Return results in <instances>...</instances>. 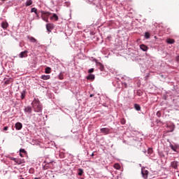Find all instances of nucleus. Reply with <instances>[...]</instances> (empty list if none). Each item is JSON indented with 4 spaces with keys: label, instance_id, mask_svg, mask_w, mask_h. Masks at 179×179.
Segmentation results:
<instances>
[{
    "label": "nucleus",
    "instance_id": "f257e3e1",
    "mask_svg": "<svg viewBox=\"0 0 179 179\" xmlns=\"http://www.w3.org/2000/svg\"><path fill=\"white\" fill-rule=\"evenodd\" d=\"M31 106L35 113H41V111H43V106H41V103L38 99H34L31 103Z\"/></svg>",
    "mask_w": 179,
    "mask_h": 179
},
{
    "label": "nucleus",
    "instance_id": "f03ea898",
    "mask_svg": "<svg viewBox=\"0 0 179 179\" xmlns=\"http://www.w3.org/2000/svg\"><path fill=\"white\" fill-rule=\"evenodd\" d=\"M96 66L99 68V69L103 72L104 71V65L101 64L100 62H98L97 59H95Z\"/></svg>",
    "mask_w": 179,
    "mask_h": 179
},
{
    "label": "nucleus",
    "instance_id": "7ed1b4c3",
    "mask_svg": "<svg viewBox=\"0 0 179 179\" xmlns=\"http://www.w3.org/2000/svg\"><path fill=\"white\" fill-rule=\"evenodd\" d=\"M24 111L25 114L30 115V114H31V113H33V108H31V106H26L24 109Z\"/></svg>",
    "mask_w": 179,
    "mask_h": 179
},
{
    "label": "nucleus",
    "instance_id": "20e7f679",
    "mask_svg": "<svg viewBox=\"0 0 179 179\" xmlns=\"http://www.w3.org/2000/svg\"><path fill=\"white\" fill-rule=\"evenodd\" d=\"M141 174H142L143 178L148 179V176L149 174V171H148V170H146L145 169H141Z\"/></svg>",
    "mask_w": 179,
    "mask_h": 179
},
{
    "label": "nucleus",
    "instance_id": "39448f33",
    "mask_svg": "<svg viewBox=\"0 0 179 179\" xmlns=\"http://www.w3.org/2000/svg\"><path fill=\"white\" fill-rule=\"evenodd\" d=\"M110 129L108 128H101L100 129L101 134H104V135H108L110 134Z\"/></svg>",
    "mask_w": 179,
    "mask_h": 179
},
{
    "label": "nucleus",
    "instance_id": "423d86ee",
    "mask_svg": "<svg viewBox=\"0 0 179 179\" xmlns=\"http://www.w3.org/2000/svg\"><path fill=\"white\" fill-rule=\"evenodd\" d=\"M171 167H172V169H174L175 170H177L178 169V162L173 161L171 162Z\"/></svg>",
    "mask_w": 179,
    "mask_h": 179
},
{
    "label": "nucleus",
    "instance_id": "0eeeda50",
    "mask_svg": "<svg viewBox=\"0 0 179 179\" xmlns=\"http://www.w3.org/2000/svg\"><path fill=\"white\" fill-rule=\"evenodd\" d=\"M27 52H29L27 50H24L23 52H21L19 55L20 58H26L27 57Z\"/></svg>",
    "mask_w": 179,
    "mask_h": 179
},
{
    "label": "nucleus",
    "instance_id": "6e6552de",
    "mask_svg": "<svg viewBox=\"0 0 179 179\" xmlns=\"http://www.w3.org/2000/svg\"><path fill=\"white\" fill-rule=\"evenodd\" d=\"M140 49H141L142 51H144L145 52H146V51H148V50H149V48L148 46H146V45L145 44H141L139 45Z\"/></svg>",
    "mask_w": 179,
    "mask_h": 179
},
{
    "label": "nucleus",
    "instance_id": "1a4fd4ad",
    "mask_svg": "<svg viewBox=\"0 0 179 179\" xmlns=\"http://www.w3.org/2000/svg\"><path fill=\"white\" fill-rule=\"evenodd\" d=\"M22 128H23V124H22L21 122H17L15 124V129H17V131H20Z\"/></svg>",
    "mask_w": 179,
    "mask_h": 179
},
{
    "label": "nucleus",
    "instance_id": "9d476101",
    "mask_svg": "<svg viewBox=\"0 0 179 179\" xmlns=\"http://www.w3.org/2000/svg\"><path fill=\"white\" fill-rule=\"evenodd\" d=\"M170 148L172 150H173V152H177V149H178L179 146L177 145H173V144H170Z\"/></svg>",
    "mask_w": 179,
    "mask_h": 179
},
{
    "label": "nucleus",
    "instance_id": "9b49d317",
    "mask_svg": "<svg viewBox=\"0 0 179 179\" xmlns=\"http://www.w3.org/2000/svg\"><path fill=\"white\" fill-rule=\"evenodd\" d=\"M23 163H24V159H17H17L15 160L16 164H18V165L23 164Z\"/></svg>",
    "mask_w": 179,
    "mask_h": 179
},
{
    "label": "nucleus",
    "instance_id": "f8f14e48",
    "mask_svg": "<svg viewBox=\"0 0 179 179\" xmlns=\"http://www.w3.org/2000/svg\"><path fill=\"white\" fill-rule=\"evenodd\" d=\"M50 78H51L50 75H42L41 79H43V80H48Z\"/></svg>",
    "mask_w": 179,
    "mask_h": 179
},
{
    "label": "nucleus",
    "instance_id": "ddd939ff",
    "mask_svg": "<svg viewBox=\"0 0 179 179\" xmlns=\"http://www.w3.org/2000/svg\"><path fill=\"white\" fill-rule=\"evenodd\" d=\"M35 13L36 15V16L37 17H38V13L37 12V8H32L31 9V13Z\"/></svg>",
    "mask_w": 179,
    "mask_h": 179
},
{
    "label": "nucleus",
    "instance_id": "4468645a",
    "mask_svg": "<svg viewBox=\"0 0 179 179\" xmlns=\"http://www.w3.org/2000/svg\"><path fill=\"white\" fill-rule=\"evenodd\" d=\"M8 26H9V24H8V22H3L1 23L2 29H8Z\"/></svg>",
    "mask_w": 179,
    "mask_h": 179
},
{
    "label": "nucleus",
    "instance_id": "2eb2a0df",
    "mask_svg": "<svg viewBox=\"0 0 179 179\" xmlns=\"http://www.w3.org/2000/svg\"><path fill=\"white\" fill-rule=\"evenodd\" d=\"M31 5H33V1L32 0H27L25 3V6H30Z\"/></svg>",
    "mask_w": 179,
    "mask_h": 179
},
{
    "label": "nucleus",
    "instance_id": "dca6fc26",
    "mask_svg": "<svg viewBox=\"0 0 179 179\" xmlns=\"http://www.w3.org/2000/svg\"><path fill=\"white\" fill-rule=\"evenodd\" d=\"M46 29H47L48 31L51 32V30L52 29V25H51V24H47Z\"/></svg>",
    "mask_w": 179,
    "mask_h": 179
},
{
    "label": "nucleus",
    "instance_id": "f3484780",
    "mask_svg": "<svg viewBox=\"0 0 179 179\" xmlns=\"http://www.w3.org/2000/svg\"><path fill=\"white\" fill-rule=\"evenodd\" d=\"M28 39L29 41H31V43H37V40L33 36L28 37Z\"/></svg>",
    "mask_w": 179,
    "mask_h": 179
},
{
    "label": "nucleus",
    "instance_id": "a211bd4d",
    "mask_svg": "<svg viewBox=\"0 0 179 179\" xmlns=\"http://www.w3.org/2000/svg\"><path fill=\"white\" fill-rule=\"evenodd\" d=\"M134 108L136 111H141V106H139V104L135 103Z\"/></svg>",
    "mask_w": 179,
    "mask_h": 179
},
{
    "label": "nucleus",
    "instance_id": "6ab92c4d",
    "mask_svg": "<svg viewBox=\"0 0 179 179\" xmlns=\"http://www.w3.org/2000/svg\"><path fill=\"white\" fill-rule=\"evenodd\" d=\"M22 100H23V99H24V97H26V91H22L21 92V96H20Z\"/></svg>",
    "mask_w": 179,
    "mask_h": 179
},
{
    "label": "nucleus",
    "instance_id": "aec40b11",
    "mask_svg": "<svg viewBox=\"0 0 179 179\" xmlns=\"http://www.w3.org/2000/svg\"><path fill=\"white\" fill-rule=\"evenodd\" d=\"M45 73H51V69L50 67H46L45 69Z\"/></svg>",
    "mask_w": 179,
    "mask_h": 179
},
{
    "label": "nucleus",
    "instance_id": "412c9836",
    "mask_svg": "<svg viewBox=\"0 0 179 179\" xmlns=\"http://www.w3.org/2000/svg\"><path fill=\"white\" fill-rule=\"evenodd\" d=\"M166 42H167L168 44H174V39L169 38V39L166 40Z\"/></svg>",
    "mask_w": 179,
    "mask_h": 179
},
{
    "label": "nucleus",
    "instance_id": "4be33fe9",
    "mask_svg": "<svg viewBox=\"0 0 179 179\" xmlns=\"http://www.w3.org/2000/svg\"><path fill=\"white\" fill-rule=\"evenodd\" d=\"M167 127L170 129L169 132H173L174 131V126L173 124L168 125Z\"/></svg>",
    "mask_w": 179,
    "mask_h": 179
},
{
    "label": "nucleus",
    "instance_id": "5701e85b",
    "mask_svg": "<svg viewBox=\"0 0 179 179\" xmlns=\"http://www.w3.org/2000/svg\"><path fill=\"white\" fill-rule=\"evenodd\" d=\"M78 175L80 176H83V169H79L78 172Z\"/></svg>",
    "mask_w": 179,
    "mask_h": 179
},
{
    "label": "nucleus",
    "instance_id": "b1692460",
    "mask_svg": "<svg viewBox=\"0 0 179 179\" xmlns=\"http://www.w3.org/2000/svg\"><path fill=\"white\" fill-rule=\"evenodd\" d=\"M145 38H146L147 40L148 38H150V34L149 32H145Z\"/></svg>",
    "mask_w": 179,
    "mask_h": 179
},
{
    "label": "nucleus",
    "instance_id": "393cba45",
    "mask_svg": "<svg viewBox=\"0 0 179 179\" xmlns=\"http://www.w3.org/2000/svg\"><path fill=\"white\" fill-rule=\"evenodd\" d=\"M51 19L57 21L58 20V15H57V14H53V15L51 17Z\"/></svg>",
    "mask_w": 179,
    "mask_h": 179
},
{
    "label": "nucleus",
    "instance_id": "a878e982",
    "mask_svg": "<svg viewBox=\"0 0 179 179\" xmlns=\"http://www.w3.org/2000/svg\"><path fill=\"white\" fill-rule=\"evenodd\" d=\"M114 167L116 169V170H120V169H121V166L118 164H115Z\"/></svg>",
    "mask_w": 179,
    "mask_h": 179
},
{
    "label": "nucleus",
    "instance_id": "bb28decb",
    "mask_svg": "<svg viewBox=\"0 0 179 179\" xmlns=\"http://www.w3.org/2000/svg\"><path fill=\"white\" fill-rule=\"evenodd\" d=\"M20 153H24V155H27V152L24 150V149H20Z\"/></svg>",
    "mask_w": 179,
    "mask_h": 179
},
{
    "label": "nucleus",
    "instance_id": "cd10ccee",
    "mask_svg": "<svg viewBox=\"0 0 179 179\" xmlns=\"http://www.w3.org/2000/svg\"><path fill=\"white\" fill-rule=\"evenodd\" d=\"M120 122L122 125H125L127 121L125 120V119H121Z\"/></svg>",
    "mask_w": 179,
    "mask_h": 179
},
{
    "label": "nucleus",
    "instance_id": "c85d7f7f",
    "mask_svg": "<svg viewBox=\"0 0 179 179\" xmlns=\"http://www.w3.org/2000/svg\"><path fill=\"white\" fill-rule=\"evenodd\" d=\"M156 115L158 118H160V117H162V113L160 111H157Z\"/></svg>",
    "mask_w": 179,
    "mask_h": 179
},
{
    "label": "nucleus",
    "instance_id": "c756f323",
    "mask_svg": "<svg viewBox=\"0 0 179 179\" xmlns=\"http://www.w3.org/2000/svg\"><path fill=\"white\" fill-rule=\"evenodd\" d=\"M87 79H94V75L90 74V76H88Z\"/></svg>",
    "mask_w": 179,
    "mask_h": 179
},
{
    "label": "nucleus",
    "instance_id": "7c9ffc66",
    "mask_svg": "<svg viewBox=\"0 0 179 179\" xmlns=\"http://www.w3.org/2000/svg\"><path fill=\"white\" fill-rule=\"evenodd\" d=\"M152 152H153V150H152V148H149L148 150V155H152Z\"/></svg>",
    "mask_w": 179,
    "mask_h": 179
},
{
    "label": "nucleus",
    "instance_id": "2f4dec72",
    "mask_svg": "<svg viewBox=\"0 0 179 179\" xmlns=\"http://www.w3.org/2000/svg\"><path fill=\"white\" fill-rule=\"evenodd\" d=\"M88 72H89V73H93V72H94V69L92 68V69H89Z\"/></svg>",
    "mask_w": 179,
    "mask_h": 179
},
{
    "label": "nucleus",
    "instance_id": "473e14b6",
    "mask_svg": "<svg viewBox=\"0 0 179 179\" xmlns=\"http://www.w3.org/2000/svg\"><path fill=\"white\" fill-rule=\"evenodd\" d=\"M16 159L17 158H15L13 157H10V160H13V162H15V163L16 162Z\"/></svg>",
    "mask_w": 179,
    "mask_h": 179
},
{
    "label": "nucleus",
    "instance_id": "72a5a7b5",
    "mask_svg": "<svg viewBox=\"0 0 179 179\" xmlns=\"http://www.w3.org/2000/svg\"><path fill=\"white\" fill-rule=\"evenodd\" d=\"M43 20H44V22H48V18L45 17H42Z\"/></svg>",
    "mask_w": 179,
    "mask_h": 179
},
{
    "label": "nucleus",
    "instance_id": "f704fd0d",
    "mask_svg": "<svg viewBox=\"0 0 179 179\" xmlns=\"http://www.w3.org/2000/svg\"><path fill=\"white\" fill-rule=\"evenodd\" d=\"M28 20H29V22H33V20H34V17H29Z\"/></svg>",
    "mask_w": 179,
    "mask_h": 179
},
{
    "label": "nucleus",
    "instance_id": "c9c22d12",
    "mask_svg": "<svg viewBox=\"0 0 179 179\" xmlns=\"http://www.w3.org/2000/svg\"><path fill=\"white\" fill-rule=\"evenodd\" d=\"M122 85L124 87H128V84L125 82L122 83Z\"/></svg>",
    "mask_w": 179,
    "mask_h": 179
},
{
    "label": "nucleus",
    "instance_id": "e433bc0d",
    "mask_svg": "<svg viewBox=\"0 0 179 179\" xmlns=\"http://www.w3.org/2000/svg\"><path fill=\"white\" fill-rule=\"evenodd\" d=\"M8 127H6H6H3V131H8Z\"/></svg>",
    "mask_w": 179,
    "mask_h": 179
},
{
    "label": "nucleus",
    "instance_id": "4c0bfd02",
    "mask_svg": "<svg viewBox=\"0 0 179 179\" xmlns=\"http://www.w3.org/2000/svg\"><path fill=\"white\" fill-rule=\"evenodd\" d=\"M176 61L177 62H179V56L176 57Z\"/></svg>",
    "mask_w": 179,
    "mask_h": 179
},
{
    "label": "nucleus",
    "instance_id": "58836bf2",
    "mask_svg": "<svg viewBox=\"0 0 179 179\" xmlns=\"http://www.w3.org/2000/svg\"><path fill=\"white\" fill-rule=\"evenodd\" d=\"M20 157H23V154H22V152H20Z\"/></svg>",
    "mask_w": 179,
    "mask_h": 179
},
{
    "label": "nucleus",
    "instance_id": "ea45409f",
    "mask_svg": "<svg viewBox=\"0 0 179 179\" xmlns=\"http://www.w3.org/2000/svg\"><path fill=\"white\" fill-rule=\"evenodd\" d=\"M91 156H92V157L94 156V152H92Z\"/></svg>",
    "mask_w": 179,
    "mask_h": 179
},
{
    "label": "nucleus",
    "instance_id": "a19ab883",
    "mask_svg": "<svg viewBox=\"0 0 179 179\" xmlns=\"http://www.w3.org/2000/svg\"><path fill=\"white\" fill-rule=\"evenodd\" d=\"M87 3H91L89 0L87 1Z\"/></svg>",
    "mask_w": 179,
    "mask_h": 179
},
{
    "label": "nucleus",
    "instance_id": "79ce46f5",
    "mask_svg": "<svg viewBox=\"0 0 179 179\" xmlns=\"http://www.w3.org/2000/svg\"><path fill=\"white\" fill-rule=\"evenodd\" d=\"M93 96H94L93 94H90V97H93Z\"/></svg>",
    "mask_w": 179,
    "mask_h": 179
},
{
    "label": "nucleus",
    "instance_id": "37998d69",
    "mask_svg": "<svg viewBox=\"0 0 179 179\" xmlns=\"http://www.w3.org/2000/svg\"><path fill=\"white\" fill-rule=\"evenodd\" d=\"M34 179H41V178H35Z\"/></svg>",
    "mask_w": 179,
    "mask_h": 179
},
{
    "label": "nucleus",
    "instance_id": "c03bdc74",
    "mask_svg": "<svg viewBox=\"0 0 179 179\" xmlns=\"http://www.w3.org/2000/svg\"><path fill=\"white\" fill-rule=\"evenodd\" d=\"M20 179H24V178H20Z\"/></svg>",
    "mask_w": 179,
    "mask_h": 179
},
{
    "label": "nucleus",
    "instance_id": "a18cd8bd",
    "mask_svg": "<svg viewBox=\"0 0 179 179\" xmlns=\"http://www.w3.org/2000/svg\"><path fill=\"white\" fill-rule=\"evenodd\" d=\"M60 79H62V78H60Z\"/></svg>",
    "mask_w": 179,
    "mask_h": 179
}]
</instances>
